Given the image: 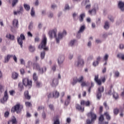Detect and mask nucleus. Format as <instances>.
Returning a JSON list of instances; mask_svg holds the SVG:
<instances>
[{"label":"nucleus","instance_id":"11","mask_svg":"<svg viewBox=\"0 0 124 124\" xmlns=\"http://www.w3.org/2000/svg\"><path fill=\"white\" fill-rule=\"evenodd\" d=\"M87 117H91V120H92V121H93V122H94V121H95L96 120V114H95L93 112H90L89 113H88L87 114Z\"/></svg>","mask_w":124,"mask_h":124},{"label":"nucleus","instance_id":"22","mask_svg":"<svg viewBox=\"0 0 124 124\" xmlns=\"http://www.w3.org/2000/svg\"><path fill=\"white\" fill-rule=\"evenodd\" d=\"M6 38H8V39H10L11 40H14V35H11L10 33H7L6 35Z\"/></svg>","mask_w":124,"mask_h":124},{"label":"nucleus","instance_id":"28","mask_svg":"<svg viewBox=\"0 0 124 124\" xmlns=\"http://www.w3.org/2000/svg\"><path fill=\"white\" fill-rule=\"evenodd\" d=\"M85 16L86 15L85 14V13L80 14V15L79 16L80 22H83V21H84V18H85Z\"/></svg>","mask_w":124,"mask_h":124},{"label":"nucleus","instance_id":"18","mask_svg":"<svg viewBox=\"0 0 124 124\" xmlns=\"http://www.w3.org/2000/svg\"><path fill=\"white\" fill-rule=\"evenodd\" d=\"M76 108L77 110H78V111H81V112H84L85 110V108H82V106L77 104L76 105Z\"/></svg>","mask_w":124,"mask_h":124},{"label":"nucleus","instance_id":"37","mask_svg":"<svg viewBox=\"0 0 124 124\" xmlns=\"http://www.w3.org/2000/svg\"><path fill=\"white\" fill-rule=\"evenodd\" d=\"M109 22L106 21L105 23L104 29L108 30V29H109Z\"/></svg>","mask_w":124,"mask_h":124},{"label":"nucleus","instance_id":"7","mask_svg":"<svg viewBox=\"0 0 124 124\" xmlns=\"http://www.w3.org/2000/svg\"><path fill=\"white\" fill-rule=\"evenodd\" d=\"M84 80V77L83 76H81L78 78L77 77H75L73 78V81L71 82V84L74 86L76 85L77 83H81Z\"/></svg>","mask_w":124,"mask_h":124},{"label":"nucleus","instance_id":"13","mask_svg":"<svg viewBox=\"0 0 124 124\" xmlns=\"http://www.w3.org/2000/svg\"><path fill=\"white\" fill-rule=\"evenodd\" d=\"M23 12H24V8H23V6H20L17 9V12L15 11L14 12V15H17V14H23Z\"/></svg>","mask_w":124,"mask_h":124},{"label":"nucleus","instance_id":"6","mask_svg":"<svg viewBox=\"0 0 124 124\" xmlns=\"http://www.w3.org/2000/svg\"><path fill=\"white\" fill-rule=\"evenodd\" d=\"M33 68L36 69H37V70H38L40 74H43V73H44V72H46V71L47 70V68H46V67H44L43 68L41 69L40 66L37 63H34L33 64Z\"/></svg>","mask_w":124,"mask_h":124},{"label":"nucleus","instance_id":"31","mask_svg":"<svg viewBox=\"0 0 124 124\" xmlns=\"http://www.w3.org/2000/svg\"><path fill=\"white\" fill-rule=\"evenodd\" d=\"M24 7L26 11H29L30 9H31L30 5L27 4H24Z\"/></svg>","mask_w":124,"mask_h":124},{"label":"nucleus","instance_id":"50","mask_svg":"<svg viewBox=\"0 0 124 124\" xmlns=\"http://www.w3.org/2000/svg\"><path fill=\"white\" fill-rule=\"evenodd\" d=\"M18 2V0H13L12 2L13 6H15L16 4Z\"/></svg>","mask_w":124,"mask_h":124},{"label":"nucleus","instance_id":"23","mask_svg":"<svg viewBox=\"0 0 124 124\" xmlns=\"http://www.w3.org/2000/svg\"><path fill=\"white\" fill-rule=\"evenodd\" d=\"M18 19H14V20L13 21V26H14L15 28H18Z\"/></svg>","mask_w":124,"mask_h":124},{"label":"nucleus","instance_id":"42","mask_svg":"<svg viewBox=\"0 0 124 124\" xmlns=\"http://www.w3.org/2000/svg\"><path fill=\"white\" fill-rule=\"evenodd\" d=\"M94 122L93 121L92 119H87L86 120V124H93V123Z\"/></svg>","mask_w":124,"mask_h":124},{"label":"nucleus","instance_id":"60","mask_svg":"<svg viewBox=\"0 0 124 124\" xmlns=\"http://www.w3.org/2000/svg\"><path fill=\"white\" fill-rule=\"evenodd\" d=\"M20 72L21 74H22V75H23V74L25 73V70L23 68H22L20 69Z\"/></svg>","mask_w":124,"mask_h":124},{"label":"nucleus","instance_id":"36","mask_svg":"<svg viewBox=\"0 0 124 124\" xmlns=\"http://www.w3.org/2000/svg\"><path fill=\"white\" fill-rule=\"evenodd\" d=\"M18 88L19 89H20V92H22V91H23V89H24V86H23V84H22V83L19 82L18 83Z\"/></svg>","mask_w":124,"mask_h":124},{"label":"nucleus","instance_id":"56","mask_svg":"<svg viewBox=\"0 0 124 124\" xmlns=\"http://www.w3.org/2000/svg\"><path fill=\"white\" fill-rule=\"evenodd\" d=\"M44 110V107L43 106H39L38 108V111H40V110Z\"/></svg>","mask_w":124,"mask_h":124},{"label":"nucleus","instance_id":"12","mask_svg":"<svg viewBox=\"0 0 124 124\" xmlns=\"http://www.w3.org/2000/svg\"><path fill=\"white\" fill-rule=\"evenodd\" d=\"M75 64L77 66H82V65H84V60L83 59H81L80 57H78V61L77 62L75 63Z\"/></svg>","mask_w":124,"mask_h":124},{"label":"nucleus","instance_id":"46","mask_svg":"<svg viewBox=\"0 0 124 124\" xmlns=\"http://www.w3.org/2000/svg\"><path fill=\"white\" fill-rule=\"evenodd\" d=\"M81 83V86L82 88H84V87H87V83H86V81H82Z\"/></svg>","mask_w":124,"mask_h":124},{"label":"nucleus","instance_id":"33","mask_svg":"<svg viewBox=\"0 0 124 124\" xmlns=\"http://www.w3.org/2000/svg\"><path fill=\"white\" fill-rule=\"evenodd\" d=\"M35 83L37 88H40V87L42 86V83L40 81L37 80L36 81H35Z\"/></svg>","mask_w":124,"mask_h":124},{"label":"nucleus","instance_id":"29","mask_svg":"<svg viewBox=\"0 0 124 124\" xmlns=\"http://www.w3.org/2000/svg\"><path fill=\"white\" fill-rule=\"evenodd\" d=\"M32 78L33 81H34V82H36V81L38 80V77H37V76L36 75V73H34L33 74Z\"/></svg>","mask_w":124,"mask_h":124},{"label":"nucleus","instance_id":"16","mask_svg":"<svg viewBox=\"0 0 124 124\" xmlns=\"http://www.w3.org/2000/svg\"><path fill=\"white\" fill-rule=\"evenodd\" d=\"M50 84L52 87H57V86L59 85V79L57 78H54L51 80Z\"/></svg>","mask_w":124,"mask_h":124},{"label":"nucleus","instance_id":"1","mask_svg":"<svg viewBox=\"0 0 124 124\" xmlns=\"http://www.w3.org/2000/svg\"><path fill=\"white\" fill-rule=\"evenodd\" d=\"M48 34L49 35L50 38H53V36L56 37L57 43H60V39H62L63 35H66V31L64 30L62 33H59L58 34V38H57V29H56L50 31L48 32Z\"/></svg>","mask_w":124,"mask_h":124},{"label":"nucleus","instance_id":"43","mask_svg":"<svg viewBox=\"0 0 124 124\" xmlns=\"http://www.w3.org/2000/svg\"><path fill=\"white\" fill-rule=\"evenodd\" d=\"M75 42H76V40H72L70 43L69 44V45L70 46H73V45H74V44L75 43Z\"/></svg>","mask_w":124,"mask_h":124},{"label":"nucleus","instance_id":"38","mask_svg":"<svg viewBox=\"0 0 124 124\" xmlns=\"http://www.w3.org/2000/svg\"><path fill=\"white\" fill-rule=\"evenodd\" d=\"M34 14H35V12L34 11V8L33 7L31 8V15L32 16V17H33L34 16Z\"/></svg>","mask_w":124,"mask_h":124},{"label":"nucleus","instance_id":"20","mask_svg":"<svg viewBox=\"0 0 124 124\" xmlns=\"http://www.w3.org/2000/svg\"><path fill=\"white\" fill-rule=\"evenodd\" d=\"M118 7L121 9V11H124V2L122 1H119L118 3Z\"/></svg>","mask_w":124,"mask_h":124},{"label":"nucleus","instance_id":"25","mask_svg":"<svg viewBox=\"0 0 124 124\" xmlns=\"http://www.w3.org/2000/svg\"><path fill=\"white\" fill-rule=\"evenodd\" d=\"M24 96L26 99H31V96L29 95V91H26L24 92Z\"/></svg>","mask_w":124,"mask_h":124},{"label":"nucleus","instance_id":"9","mask_svg":"<svg viewBox=\"0 0 124 124\" xmlns=\"http://www.w3.org/2000/svg\"><path fill=\"white\" fill-rule=\"evenodd\" d=\"M11 58H13V59L14 60V61L15 62H17V57H16V56L8 54L6 56V57H5V58H4V63H7V62H9V60H10Z\"/></svg>","mask_w":124,"mask_h":124},{"label":"nucleus","instance_id":"54","mask_svg":"<svg viewBox=\"0 0 124 124\" xmlns=\"http://www.w3.org/2000/svg\"><path fill=\"white\" fill-rule=\"evenodd\" d=\"M108 58H109L108 54H106L104 57V60H105V61H107L108 60Z\"/></svg>","mask_w":124,"mask_h":124},{"label":"nucleus","instance_id":"32","mask_svg":"<svg viewBox=\"0 0 124 124\" xmlns=\"http://www.w3.org/2000/svg\"><path fill=\"white\" fill-rule=\"evenodd\" d=\"M85 29H86V27L84 25H82L81 26L79 30L78 31V33H80L81 32H83L84 31Z\"/></svg>","mask_w":124,"mask_h":124},{"label":"nucleus","instance_id":"61","mask_svg":"<svg viewBox=\"0 0 124 124\" xmlns=\"http://www.w3.org/2000/svg\"><path fill=\"white\" fill-rule=\"evenodd\" d=\"M27 35L29 37H32V34H31L30 31L27 32Z\"/></svg>","mask_w":124,"mask_h":124},{"label":"nucleus","instance_id":"2","mask_svg":"<svg viewBox=\"0 0 124 124\" xmlns=\"http://www.w3.org/2000/svg\"><path fill=\"white\" fill-rule=\"evenodd\" d=\"M23 108H24V106L22 104H20V103H17L16 105L12 108L11 112L12 113L16 112V114H20L22 112Z\"/></svg>","mask_w":124,"mask_h":124},{"label":"nucleus","instance_id":"64","mask_svg":"<svg viewBox=\"0 0 124 124\" xmlns=\"http://www.w3.org/2000/svg\"><path fill=\"white\" fill-rule=\"evenodd\" d=\"M54 124H60V121L59 120H56L55 121H54Z\"/></svg>","mask_w":124,"mask_h":124},{"label":"nucleus","instance_id":"10","mask_svg":"<svg viewBox=\"0 0 124 124\" xmlns=\"http://www.w3.org/2000/svg\"><path fill=\"white\" fill-rule=\"evenodd\" d=\"M104 92V86H100L98 88V92L97 93L96 97L98 99H100L102 96V93Z\"/></svg>","mask_w":124,"mask_h":124},{"label":"nucleus","instance_id":"21","mask_svg":"<svg viewBox=\"0 0 124 124\" xmlns=\"http://www.w3.org/2000/svg\"><path fill=\"white\" fill-rule=\"evenodd\" d=\"M88 13L90 15H95V14H96V10L95 9V8H93L92 10H90L88 11Z\"/></svg>","mask_w":124,"mask_h":124},{"label":"nucleus","instance_id":"58","mask_svg":"<svg viewBox=\"0 0 124 124\" xmlns=\"http://www.w3.org/2000/svg\"><path fill=\"white\" fill-rule=\"evenodd\" d=\"M91 4H87V5H86V9H90V8H91Z\"/></svg>","mask_w":124,"mask_h":124},{"label":"nucleus","instance_id":"51","mask_svg":"<svg viewBox=\"0 0 124 124\" xmlns=\"http://www.w3.org/2000/svg\"><path fill=\"white\" fill-rule=\"evenodd\" d=\"M42 117L44 120H45L46 119V113L45 112H43L42 114Z\"/></svg>","mask_w":124,"mask_h":124},{"label":"nucleus","instance_id":"41","mask_svg":"<svg viewBox=\"0 0 124 124\" xmlns=\"http://www.w3.org/2000/svg\"><path fill=\"white\" fill-rule=\"evenodd\" d=\"M45 57V51H43L41 53V59L42 60H43L44 58Z\"/></svg>","mask_w":124,"mask_h":124},{"label":"nucleus","instance_id":"59","mask_svg":"<svg viewBox=\"0 0 124 124\" xmlns=\"http://www.w3.org/2000/svg\"><path fill=\"white\" fill-rule=\"evenodd\" d=\"M9 93H10V95H13V94L15 93V91H14V90H11L9 91Z\"/></svg>","mask_w":124,"mask_h":124},{"label":"nucleus","instance_id":"24","mask_svg":"<svg viewBox=\"0 0 124 124\" xmlns=\"http://www.w3.org/2000/svg\"><path fill=\"white\" fill-rule=\"evenodd\" d=\"M18 76H19V74L15 72H14L12 73V77L13 79H14V80H16L18 78Z\"/></svg>","mask_w":124,"mask_h":124},{"label":"nucleus","instance_id":"53","mask_svg":"<svg viewBox=\"0 0 124 124\" xmlns=\"http://www.w3.org/2000/svg\"><path fill=\"white\" fill-rule=\"evenodd\" d=\"M32 22H31L28 27L29 30H31V29H32Z\"/></svg>","mask_w":124,"mask_h":124},{"label":"nucleus","instance_id":"52","mask_svg":"<svg viewBox=\"0 0 124 124\" xmlns=\"http://www.w3.org/2000/svg\"><path fill=\"white\" fill-rule=\"evenodd\" d=\"M108 18L110 20V21H111V22H114V18L112 16H108Z\"/></svg>","mask_w":124,"mask_h":124},{"label":"nucleus","instance_id":"17","mask_svg":"<svg viewBox=\"0 0 124 124\" xmlns=\"http://www.w3.org/2000/svg\"><path fill=\"white\" fill-rule=\"evenodd\" d=\"M8 124H17V120L15 116H13L11 120L8 122Z\"/></svg>","mask_w":124,"mask_h":124},{"label":"nucleus","instance_id":"4","mask_svg":"<svg viewBox=\"0 0 124 124\" xmlns=\"http://www.w3.org/2000/svg\"><path fill=\"white\" fill-rule=\"evenodd\" d=\"M94 80L99 86H101L102 83H105V82H106L105 77H102L101 79H98V75H95Z\"/></svg>","mask_w":124,"mask_h":124},{"label":"nucleus","instance_id":"35","mask_svg":"<svg viewBox=\"0 0 124 124\" xmlns=\"http://www.w3.org/2000/svg\"><path fill=\"white\" fill-rule=\"evenodd\" d=\"M29 51L30 52H34V51H35V47H34V46H30L29 47Z\"/></svg>","mask_w":124,"mask_h":124},{"label":"nucleus","instance_id":"55","mask_svg":"<svg viewBox=\"0 0 124 124\" xmlns=\"http://www.w3.org/2000/svg\"><path fill=\"white\" fill-rule=\"evenodd\" d=\"M40 39L39 37H36L34 39V41L35 42H39L40 41Z\"/></svg>","mask_w":124,"mask_h":124},{"label":"nucleus","instance_id":"27","mask_svg":"<svg viewBox=\"0 0 124 124\" xmlns=\"http://www.w3.org/2000/svg\"><path fill=\"white\" fill-rule=\"evenodd\" d=\"M104 115V116H105L108 121H110V120H111V116H110V115L109 114V113L108 112H105Z\"/></svg>","mask_w":124,"mask_h":124},{"label":"nucleus","instance_id":"45","mask_svg":"<svg viewBox=\"0 0 124 124\" xmlns=\"http://www.w3.org/2000/svg\"><path fill=\"white\" fill-rule=\"evenodd\" d=\"M25 105L27 106V107H31L32 106L31 103L30 102H26Z\"/></svg>","mask_w":124,"mask_h":124},{"label":"nucleus","instance_id":"44","mask_svg":"<svg viewBox=\"0 0 124 124\" xmlns=\"http://www.w3.org/2000/svg\"><path fill=\"white\" fill-rule=\"evenodd\" d=\"M99 122H103L104 121V116L103 115H101L99 118Z\"/></svg>","mask_w":124,"mask_h":124},{"label":"nucleus","instance_id":"26","mask_svg":"<svg viewBox=\"0 0 124 124\" xmlns=\"http://www.w3.org/2000/svg\"><path fill=\"white\" fill-rule=\"evenodd\" d=\"M60 96V93L58 91H54L53 93V97L58 98Z\"/></svg>","mask_w":124,"mask_h":124},{"label":"nucleus","instance_id":"39","mask_svg":"<svg viewBox=\"0 0 124 124\" xmlns=\"http://www.w3.org/2000/svg\"><path fill=\"white\" fill-rule=\"evenodd\" d=\"M117 58H121L123 61L124 60V55L122 54H119L117 55Z\"/></svg>","mask_w":124,"mask_h":124},{"label":"nucleus","instance_id":"34","mask_svg":"<svg viewBox=\"0 0 124 124\" xmlns=\"http://www.w3.org/2000/svg\"><path fill=\"white\" fill-rule=\"evenodd\" d=\"M119 112H120V109H119V108H115L113 109L114 114L116 116H117V115L119 114Z\"/></svg>","mask_w":124,"mask_h":124},{"label":"nucleus","instance_id":"5","mask_svg":"<svg viewBox=\"0 0 124 124\" xmlns=\"http://www.w3.org/2000/svg\"><path fill=\"white\" fill-rule=\"evenodd\" d=\"M22 83L25 87H28L31 88L32 86V81L30 80L29 78H24L22 80Z\"/></svg>","mask_w":124,"mask_h":124},{"label":"nucleus","instance_id":"57","mask_svg":"<svg viewBox=\"0 0 124 124\" xmlns=\"http://www.w3.org/2000/svg\"><path fill=\"white\" fill-rule=\"evenodd\" d=\"M98 61L94 62H93V65L94 66H96V65H98Z\"/></svg>","mask_w":124,"mask_h":124},{"label":"nucleus","instance_id":"15","mask_svg":"<svg viewBox=\"0 0 124 124\" xmlns=\"http://www.w3.org/2000/svg\"><path fill=\"white\" fill-rule=\"evenodd\" d=\"M80 105L82 106H86L87 107H89L91 105V102L90 101H85L84 100H81L80 101Z\"/></svg>","mask_w":124,"mask_h":124},{"label":"nucleus","instance_id":"49","mask_svg":"<svg viewBox=\"0 0 124 124\" xmlns=\"http://www.w3.org/2000/svg\"><path fill=\"white\" fill-rule=\"evenodd\" d=\"M31 64H32V62L31 61H28L27 62V67L30 68L31 66Z\"/></svg>","mask_w":124,"mask_h":124},{"label":"nucleus","instance_id":"62","mask_svg":"<svg viewBox=\"0 0 124 124\" xmlns=\"http://www.w3.org/2000/svg\"><path fill=\"white\" fill-rule=\"evenodd\" d=\"M49 108H50V110H54V106L53 105H49Z\"/></svg>","mask_w":124,"mask_h":124},{"label":"nucleus","instance_id":"30","mask_svg":"<svg viewBox=\"0 0 124 124\" xmlns=\"http://www.w3.org/2000/svg\"><path fill=\"white\" fill-rule=\"evenodd\" d=\"M70 96H67V99L65 101V105L66 106L68 105L70 103Z\"/></svg>","mask_w":124,"mask_h":124},{"label":"nucleus","instance_id":"40","mask_svg":"<svg viewBox=\"0 0 124 124\" xmlns=\"http://www.w3.org/2000/svg\"><path fill=\"white\" fill-rule=\"evenodd\" d=\"M103 105L105 108V109H106V110H109V106H108V105H107V103L106 102H105L103 103Z\"/></svg>","mask_w":124,"mask_h":124},{"label":"nucleus","instance_id":"19","mask_svg":"<svg viewBox=\"0 0 124 124\" xmlns=\"http://www.w3.org/2000/svg\"><path fill=\"white\" fill-rule=\"evenodd\" d=\"M64 61V56H62L59 57L58 60V64L59 65H61L63 62V61Z\"/></svg>","mask_w":124,"mask_h":124},{"label":"nucleus","instance_id":"14","mask_svg":"<svg viewBox=\"0 0 124 124\" xmlns=\"http://www.w3.org/2000/svg\"><path fill=\"white\" fill-rule=\"evenodd\" d=\"M8 99V94L7 93V91H5L4 93V96L2 100H1V103H4L7 101Z\"/></svg>","mask_w":124,"mask_h":124},{"label":"nucleus","instance_id":"47","mask_svg":"<svg viewBox=\"0 0 124 124\" xmlns=\"http://www.w3.org/2000/svg\"><path fill=\"white\" fill-rule=\"evenodd\" d=\"M113 97L115 99H118V98H119V95L118 94V93H114Z\"/></svg>","mask_w":124,"mask_h":124},{"label":"nucleus","instance_id":"48","mask_svg":"<svg viewBox=\"0 0 124 124\" xmlns=\"http://www.w3.org/2000/svg\"><path fill=\"white\" fill-rule=\"evenodd\" d=\"M9 116V111H6L4 114V117H5V118H8Z\"/></svg>","mask_w":124,"mask_h":124},{"label":"nucleus","instance_id":"3","mask_svg":"<svg viewBox=\"0 0 124 124\" xmlns=\"http://www.w3.org/2000/svg\"><path fill=\"white\" fill-rule=\"evenodd\" d=\"M47 45V38L45 34L43 35V38L41 44L38 46L39 49H43L45 51H48V48L46 46Z\"/></svg>","mask_w":124,"mask_h":124},{"label":"nucleus","instance_id":"63","mask_svg":"<svg viewBox=\"0 0 124 124\" xmlns=\"http://www.w3.org/2000/svg\"><path fill=\"white\" fill-rule=\"evenodd\" d=\"M20 64H25V61H24L22 59H20Z\"/></svg>","mask_w":124,"mask_h":124},{"label":"nucleus","instance_id":"8","mask_svg":"<svg viewBox=\"0 0 124 124\" xmlns=\"http://www.w3.org/2000/svg\"><path fill=\"white\" fill-rule=\"evenodd\" d=\"M17 42L20 45L21 48H23V41L26 39V37L24 34H21L19 37H17Z\"/></svg>","mask_w":124,"mask_h":124}]
</instances>
